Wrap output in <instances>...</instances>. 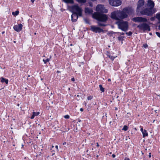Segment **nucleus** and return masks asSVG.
Wrapping results in <instances>:
<instances>
[{
  "label": "nucleus",
  "mask_w": 160,
  "mask_h": 160,
  "mask_svg": "<svg viewBox=\"0 0 160 160\" xmlns=\"http://www.w3.org/2000/svg\"><path fill=\"white\" fill-rule=\"evenodd\" d=\"M133 13V9L125 8L122 11L118 10L112 12L111 14V18L116 20H119L128 18V15H131Z\"/></svg>",
  "instance_id": "nucleus-1"
},
{
  "label": "nucleus",
  "mask_w": 160,
  "mask_h": 160,
  "mask_svg": "<svg viewBox=\"0 0 160 160\" xmlns=\"http://www.w3.org/2000/svg\"><path fill=\"white\" fill-rule=\"evenodd\" d=\"M92 17L95 19L103 22H106L108 19V16L106 14H100L98 12L94 13L92 15Z\"/></svg>",
  "instance_id": "nucleus-2"
},
{
  "label": "nucleus",
  "mask_w": 160,
  "mask_h": 160,
  "mask_svg": "<svg viewBox=\"0 0 160 160\" xmlns=\"http://www.w3.org/2000/svg\"><path fill=\"white\" fill-rule=\"evenodd\" d=\"M155 8H146V9L140 11V12L142 14L148 16H152L153 13L156 12Z\"/></svg>",
  "instance_id": "nucleus-3"
},
{
  "label": "nucleus",
  "mask_w": 160,
  "mask_h": 160,
  "mask_svg": "<svg viewBox=\"0 0 160 160\" xmlns=\"http://www.w3.org/2000/svg\"><path fill=\"white\" fill-rule=\"evenodd\" d=\"M71 10L73 13L77 14L79 16H82V10L78 6L75 5L72 6L71 7Z\"/></svg>",
  "instance_id": "nucleus-4"
},
{
  "label": "nucleus",
  "mask_w": 160,
  "mask_h": 160,
  "mask_svg": "<svg viewBox=\"0 0 160 160\" xmlns=\"http://www.w3.org/2000/svg\"><path fill=\"white\" fill-rule=\"evenodd\" d=\"M118 28L124 31H127L128 29V22L127 21H122L118 22Z\"/></svg>",
  "instance_id": "nucleus-5"
},
{
  "label": "nucleus",
  "mask_w": 160,
  "mask_h": 160,
  "mask_svg": "<svg viewBox=\"0 0 160 160\" xmlns=\"http://www.w3.org/2000/svg\"><path fill=\"white\" fill-rule=\"evenodd\" d=\"M96 10L99 12H102L104 13H106L108 12L107 9L105 8L103 5H98L96 8Z\"/></svg>",
  "instance_id": "nucleus-6"
},
{
  "label": "nucleus",
  "mask_w": 160,
  "mask_h": 160,
  "mask_svg": "<svg viewBox=\"0 0 160 160\" xmlns=\"http://www.w3.org/2000/svg\"><path fill=\"white\" fill-rule=\"evenodd\" d=\"M109 4L114 7H117L120 6L122 3L120 0H109Z\"/></svg>",
  "instance_id": "nucleus-7"
},
{
  "label": "nucleus",
  "mask_w": 160,
  "mask_h": 160,
  "mask_svg": "<svg viewBox=\"0 0 160 160\" xmlns=\"http://www.w3.org/2000/svg\"><path fill=\"white\" fill-rule=\"evenodd\" d=\"M138 27L139 29L144 31L148 30L149 31L150 30V29L149 26L145 23H143L142 24L138 25Z\"/></svg>",
  "instance_id": "nucleus-8"
},
{
  "label": "nucleus",
  "mask_w": 160,
  "mask_h": 160,
  "mask_svg": "<svg viewBox=\"0 0 160 160\" xmlns=\"http://www.w3.org/2000/svg\"><path fill=\"white\" fill-rule=\"evenodd\" d=\"M132 20L136 22H145L147 21V19L146 18L141 17L133 18Z\"/></svg>",
  "instance_id": "nucleus-9"
},
{
  "label": "nucleus",
  "mask_w": 160,
  "mask_h": 160,
  "mask_svg": "<svg viewBox=\"0 0 160 160\" xmlns=\"http://www.w3.org/2000/svg\"><path fill=\"white\" fill-rule=\"evenodd\" d=\"M144 4V1L143 0H139L137 3V11L138 12H140L142 11V7Z\"/></svg>",
  "instance_id": "nucleus-10"
},
{
  "label": "nucleus",
  "mask_w": 160,
  "mask_h": 160,
  "mask_svg": "<svg viewBox=\"0 0 160 160\" xmlns=\"http://www.w3.org/2000/svg\"><path fill=\"white\" fill-rule=\"evenodd\" d=\"M90 29L93 32L96 33H100L103 32V30L99 27H96L94 26H92L90 27Z\"/></svg>",
  "instance_id": "nucleus-11"
},
{
  "label": "nucleus",
  "mask_w": 160,
  "mask_h": 160,
  "mask_svg": "<svg viewBox=\"0 0 160 160\" xmlns=\"http://www.w3.org/2000/svg\"><path fill=\"white\" fill-rule=\"evenodd\" d=\"M22 27L23 25L22 24H19L14 25L13 28L15 31L18 32L22 30Z\"/></svg>",
  "instance_id": "nucleus-12"
},
{
  "label": "nucleus",
  "mask_w": 160,
  "mask_h": 160,
  "mask_svg": "<svg viewBox=\"0 0 160 160\" xmlns=\"http://www.w3.org/2000/svg\"><path fill=\"white\" fill-rule=\"evenodd\" d=\"M147 5L150 8H154L153 7L154 6V3L151 0H148Z\"/></svg>",
  "instance_id": "nucleus-13"
},
{
  "label": "nucleus",
  "mask_w": 160,
  "mask_h": 160,
  "mask_svg": "<svg viewBox=\"0 0 160 160\" xmlns=\"http://www.w3.org/2000/svg\"><path fill=\"white\" fill-rule=\"evenodd\" d=\"M79 16L78 14L76 13H73L72 16V20L73 22H76L78 18V16Z\"/></svg>",
  "instance_id": "nucleus-14"
},
{
  "label": "nucleus",
  "mask_w": 160,
  "mask_h": 160,
  "mask_svg": "<svg viewBox=\"0 0 160 160\" xmlns=\"http://www.w3.org/2000/svg\"><path fill=\"white\" fill-rule=\"evenodd\" d=\"M85 12L87 14H90L92 13L93 11L91 9L88 8H86Z\"/></svg>",
  "instance_id": "nucleus-15"
},
{
  "label": "nucleus",
  "mask_w": 160,
  "mask_h": 160,
  "mask_svg": "<svg viewBox=\"0 0 160 160\" xmlns=\"http://www.w3.org/2000/svg\"><path fill=\"white\" fill-rule=\"evenodd\" d=\"M8 79H6L3 77H2L1 78V82H5V83L6 84H8Z\"/></svg>",
  "instance_id": "nucleus-16"
},
{
  "label": "nucleus",
  "mask_w": 160,
  "mask_h": 160,
  "mask_svg": "<svg viewBox=\"0 0 160 160\" xmlns=\"http://www.w3.org/2000/svg\"><path fill=\"white\" fill-rule=\"evenodd\" d=\"M19 13V12L18 10H17L15 12H12V15L14 16H17Z\"/></svg>",
  "instance_id": "nucleus-17"
},
{
  "label": "nucleus",
  "mask_w": 160,
  "mask_h": 160,
  "mask_svg": "<svg viewBox=\"0 0 160 160\" xmlns=\"http://www.w3.org/2000/svg\"><path fill=\"white\" fill-rule=\"evenodd\" d=\"M143 134V137H145L147 136H148V133L147 132V131L146 130H145L144 132L142 133Z\"/></svg>",
  "instance_id": "nucleus-18"
},
{
  "label": "nucleus",
  "mask_w": 160,
  "mask_h": 160,
  "mask_svg": "<svg viewBox=\"0 0 160 160\" xmlns=\"http://www.w3.org/2000/svg\"><path fill=\"white\" fill-rule=\"evenodd\" d=\"M100 90L102 92H103L104 91V88H103L101 85H99Z\"/></svg>",
  "instance_id": "nucleus-19"
},
{
  "label": "nucleus",
  "mask_w": 160,
  "mask_h": 160,
  "mask_svg": "<svg viewBox=\"0 0 160 160\" xmlns=\"http://www.w3.org/2000/svg\"><path fill=\"white\" fill-rule=\"evenodd\" d=\"M156 18L160 22V13L157 14H156Z\"/></svg>",
  "instance_id": "nucleus-20"
},
{
  "label": "nucleus",
  "mask_w": 160,
  "mask_h": 160,
  "mask_svg": "<svg viewBox=\"0 0 160 160\" xmlns=\"http://www.w3.org/2000/svg\"><path fill=\"white\" fill-rule=\"evenodd\" d=\"M128 126H127L126 125H124L123 126V128H122V130H123L124 131H127L128 130Z\"/></svg>",
  "instance_id": "nucleus-21"
},
{
  "label": "nucleus",
  "mask_w": 160,
  "mask_h": 160,
  "mask_svg": "<svg viewBox=\"0 0 160 160\" xmlns=\"http://www.w3.org/2000/svg\"><path fill=\"white\" fill-rule=\"evenodd\" d=\"M40 113V112H33V114L34 115V116H37Z\"/></svg>",
  "instance_id": "nucleus-22"
},
{
  "label": "nucleus",
  "mask_w": 160,
  "mask_h": 160,
  "mask_svg": "<svg viewBox=\"0 0 160 160\" xmlns=\"http://www.w3.org/2000/svg\"><path fill=\"white\" fill-rule=\"evenodd\" d=\"M78 2L84 3L86 2V0H77Z\"/></svg>",
  "instance_id": "nucleus-23"
},
{
  "label": "nucleus",
  "mask_w": 160,
  "mask_h": 160,
  "mask_svg": "<svg viewBox=\"0 0 160 160\" xmlns=\"http://www.w3.org/2000/svg\"><path fill=\"white\" fill-rule=\"evenodd\" d=\"M123 37L120 36L118 38V40L119 41H122L123 40Z\"/></svg>",
  "instance_id": "nucleus-24"
},
{
  "label": "nucleus",
  "mask_w": 160,
  "mask_h": 160,
  "mask_svg": "<svg viewBox=\"0 0 160 160\" xmlns=\"http://www.w3.org/2000/svg\"><path fill=\"white\" fill-rule=\"evenodd\" d=\"M108 57L112 60H113L115 58V57L111 56V55H108Z\"/></svg>",
  "instance_id": "nucleus-25"
},
{
  "label": "nucleus",
  "mask_w": 160,
  "mask_h": 160,
  "mask_svg": "<svg viewBox=\"0 0 160 160\" xmlns=\"http://www.w3.org/2000/svg\"><path fill=\"white\" fill-rule=\"evenodd\" d=\"M50 60V59H47L46 60L43 59V61L45 63H46L47 62H49Z\"/></svg>",
  "instance_id": "nucleus-26"
},
{
  "label": "nucleus",
  "mask_w": 160,
  "mask_h": 160,
  "mask_svg": "<svg viewBox=\"0 0 160 160\" xmlns=\"http://www.w3.org/2000/svg\"><path fill=\"white\" fill-rule=\"evenodd\" d=\"M98 24L99 26H105V25L104 24H102L101 22H98Z\"/></svg>",
  "instance_id": "nucleus-27"
},
{
  "label": "nucleus",
  "mask_w": 160,
  "mask_h": 160,
  "mask_svg": "<svg viewBox=\"0 0 160 160\" xmlns=\"http://www.w3.org/2000/svg\"><path fill=\"white\" fill-rule=\"evenodd\" d=\"M93 97L92 96H89L88 97L87 99L88 100H90L92 99Z\"/></svg>",
  "instance_id": "nucleus-28"
},
{
  "label": "nucleus",
  "mask_w": 160,
  "mask_h": 160,
  "mask_svg": "<svg viewBox=\"0 0 160 160\" xmlns=\"http://www.w3.org/2000/svg\"><path fill=\"white\" fill-rule=\"evenodd\" d=\"M126 34L128 36H131L132 34V33L131 32H126Z\"/></svg>",
  "instance_id": "nucleus-29"
},
{
  "label": "nucleus",
  "mask_w": 160,
  "mask_h": 160,
  "mask_svg": "<svg viewBox=\"0 0 160 160\" xmlns=\"http://www.w3.org/2000/svg\"><path fill=\"white\" fill-rule=\"evenodd\" d=\"M64 118L66 119H68L69 118V116L68 115H67L64 116Z\"/></svg>",
  "instance_id": "nucleus-30"
},
{
  "label": "nucleus",
  "mask_w": 160,
  "mask_h": 160,
  "mask_svg": "<svg viewBox=\"0 0 160 160\" xmlns=\"http://www.w3.org/2000/svg\"><path fill=\"white\" fill-rule=\"evenodd\" d=\"M65 2H71L72 1V0H63Z\"/></svg>",
  "instance_id": "nucleus-31"
},
{
  "label": "nucleus",
  "mask_w": 160,
  "mask_h": 160,
  "mask_svg": "<svg viewBox=\"0 0 160 160\" xmlns=\"http://www.w3.org/2000/svg\"><path fill=\"white\" fill-rule=\"evenodd\" d=\"M156 35L159 37L160 38V33L159 32H156Z\"/></svg>",
  "instance_id": "nucleus-32"
},
{
  "label": "nucleus",
  "mask_w": 160,
  "mask_h": 160,
  "mask_svg": "<svg viewBox=\"0 0 160 160\" xmlns=\"http://www.w3.org/2000/svg\"><path fill=\"white\" fill-rule=\"evenodd\" d=\"M84 20L86 23H89V20L88 19H87L85 18V19H84Z\"/></svg>",
  "instance_id": "nucleus-33"
},
{
  "label": "nucleus",
  "mask_w": 160,
  "mask_h": 160,
  "mask_svg": "<svg viewBox=\"0 0 160 160\" xmlns=\"http://www.w3.org/2000/svg\"><path fill=\"white\" fill-rule=\"evenodd\" d=\"M148 47V45L147 44H144L143 45V47L146 48H147Z\"/></svg>",
  "instance_id": "nucleus-34"
},
{
  "label": "nucleus",
  "mask_w": 160,
  "mask_h": 160,
  "mask_svg": "<svg viewBox=\"0 0 160 160\" xmlns=\"http://www.w3.org/2000/svg\"><path fill=\"white\" fill-rule=\"evenodd\" d=\"M34 117H35V116H34V115L32 113V115L31 117V118L32 119H33L34 118Z\"/></svg>",
  "instance_id": "nucleus-35"
},
{
  "label": "nucleus",
  "mask_w": 160,
  "mask_h": 160,
  "mask_svg": "<svg viewBox=\"0 0 160 160\" xmlns=\"http://www.w3.org/2000/svg\"><path fill=\"white\" fill-rule=\"evenodd\" d=\"M145 130H143L142 128H141V131L142 132V133L143 132H144Z\"/></svg>",
  "instance_id": "nucleus-36"
},
{
  "label": "nucleus",
  "mask_w": 160,
  "mask_h": 160,
  "mask_svg": "<svg viewBox=\"0 0 160 160\" xmlns=\"http://www.w3.org/2000/svg\"><path fill=\"white\" fill-rule=\"evenodd\" d=\"M124 160H130V159L128 158H125Z\"/></svg>",
  "instance_id": "nucleus-37"
},
{
  "label": "nucleus",
  "mask_w": 160,
  "mask_h": 160,
  "mask_svg": "<svg viewBox=\"0 0 160 160\" xmlns=\"http://www.w3.org/2000/svg\"><path fill=\"white\" fill-rule=\"evenodd\" d=\"M38 148V147L36 145H35L34 146L35 149H38V148Z\"/></svg>",
  "instance_id": "nucleus-38"
},
{
  "label": "nucleus",
  "mask_w": 160,
  "mask_h": 160,
  "mask_svg": "<svg viewBox=\"0 0 160 160\" xmlns=\"http://www.w3.org/2000/svg\"><path fill=\"white\" fill-rule=\"evenodd\" d=\"M80 111L81 112H82L83 111V109L82 108H81L80 109Z\"/></svg>",
  "instance_id": "nucleus-39"
},
{
  "label": "nucleus",
  "mask_w": 160,
  "mask_h": 160,
  "mask_svg": "<svg viewBox=\"0 0 160 160\" xmlns=\"http://www.w3.org/2000/svg\"><path fill=\"white\" fill-rule=\"evenodd\" d=\"M55 148L57 149H58V147L57 145L56 146Z\"/></svg>",
  "instance_id": "nucleus-40"
},
{
  "label": "nucleus",
  "mask_w": 160,
  "mask_h": 160,
  "mask_svg": "<svg viewBox=\"0 0 160 160\" xmlns=\"http://www.w3.org/2000/svg\"><path fill=\"white\" fill-rule=\"evenodd\" d=\"M112 157H113V158H114L115 157V155L114 154H112Z\"/></svg>",
  "instance_id": "nucleus-41"
},
{
  "label": "nucleus",
  "mask_w": 160,
  "mask_h": 160,
  "mask_svg": "<svg viewBox=\"0 0 160 160\" xmlns=\"http://www.w3.org/2000/svg\"><path fill=\"white\" fill-rule=\"evenodd\" d=\"M72 81H75V79H74V78H73L72 79Z\"/></svg>",
  "instance_id": "nucleus-42"
},
{
  "label": "nucleus",
  "mask_w": 160,
  "mask_h": 160,
  "mask_svg": "<svg viewBox=\"0 0 160 160\" xmlns=\"http://www.w3.org/2000/svg\"><path fill=\"white\" fill-rule=\"evenodd\" d=\"M31 0V2H32V3H33L34 2V1H35V0Z\"/></svg>",
  "instance_id": "nucleus-43"
},
{
  "label": "nucleus",
  "mask_w": 160,
  "mask_h": 160,
  "mask_svg": "<svg viewBox=\"0 0 160 160\" xmlns=\"http://www.w3.org/2000/svg\"><path fill=\"white\" fill-rule=\"evenodd\" d=\"M149 158H150L151 157V153H149Z\"/></svg>",
  "instance_id": "nucleus-44"
},
{
  "label": "nucleus",
  "mask_w": 160,
  "mask_h": 160,
  "mask_svg": "<svg viewBox=\"0 0 160 160\" xmlns=\"http://www.w3.org/2000/svg\"><path fill=\"white\" fill-rule=\"evenodd\" d=\"M111 79H108V81H111Z\"/></svg>",
  "instance_id": "nucleus-45"
},
{
  "label": "nucleus",
  "mask_w": 160,
  "mask_h": 160,
  "mask_svg": "<svg viewBox=\"0 0 160 160\" xmlns=\"http://www.w3.org/2000/svg\"><path fill=\"white\" fill-rule=\"evenodd\" d=\"M158 29L160 30V25L158 26Z\"/></svg>",
  "instance_id": "nucleus-46"
},
{
  "label": "nucleus",
  "mask_w": 160,
  "mask_h": 160,
  "mask_svg": "<svg viewBox=\"0 0 160 160\" xmlns=\"http://www.w3.org/2000/svg\"><path fill=\"white\" fill-rule=\"evenodd\" d=\"M150 19L151 20H153V18H151Z\"/></svg>",
  "instance_id": "nucleus-47"
},
{
  "label": "nucleus",
  "mask_w": 160,
  "mask_h": 160,
  "mask_svg": "<svg viewBox=\"0 0 160 160\" xmlns=\"http://www.w3.org/2000/svg\"><path fill=\"white\" fill-rule=\"evenodd\" d=\"M66 144V142H64V143H63V145H65V144Z\"/></svg>",
  "instance_id": "nucleus-48"
},
{
  "label": "nucleus",
  "mask_w": 160,
  "mask_h": 160,
  "mask_svg": "<svg viewBox=\"0 0 160 160\" xmlns=\"http://www.w3.org/2000/svg\"><path fill=\"white\" fill-rule=\"evenodd\" d=\"M5 32L4 31L2 32V34H3Z\"/></svg>",
  "instance_id": "nucleus-49"
},
{
  "label": "nucleus",
  "mask_w": 160,
  "mask_h": 160,
  "mask_svg": "<svg viewBox=\"0 0 160 160\" xmlns=\"http://www.w3.org/2000/svg\"><path fill=\"white\" fill-rule=\"evenodd\" d=\"M97 146L98 147V146H99V145H98V143H97Z\"/></svg>",
  "instance_id": "nucleus-50"
},
{
  "label": "nucleus",
  "mask_w": 160,
  "mask_h": 160,
  "mask_svg": "<svg viewBox=\"0 0 160 160\" xmlns=\"http://www.w3.org/2000/svg\"><path fill=\"white\" fill-rule=\"evenodd\" d=\"M121 34L122 35H123V34H124V33H123L122 32V33H121Z\"/></svg>",
  "instance_id": "nucleus-51"
},
{
  "label": "nucleus",
  "mask_w": 160,
  "mask_h": 160,
  "mask_svg": "<svg viewBox=\"0 0 160 160\" xmlns=\"http://www.w3.org/2000/svg\"><path fill=\"white\" fill-rule=\"evenodd\" d=\"M50 94H51V95H52V92H50Z\"/></svg>",
  "instance_id": "nucleus-52"
},
{
  "label": "nucleus",
  "mask_w": 160,
  "mask_h": 160,
  "mask_svg": "<svg viewBox=\"0 0 160 160\" xmlns=\"http://www.w3.org/2000/svg\"><path fill=\"white\" fill-rule=\"evenodd\" d=\"M115 109L116 110H117V108H116Z\"/></svg>",
  "instance_id": "nucleus-53"
},
{
  "label": "nucleus",
  "mask_w": 160,
  "mask_h": 160,
  "mask_svg": "<svg viewBox=\"0 0 160 160\" xmlns=\"http://www.w3.org/2000/svg\"><path fill=\"white\" fill-rule=\"evenodd\" d=\"M25 89L26 90V89H27V87H25Z\"/></svg>",
  "instance_id": "nucleus-54"
},
{
  "label": "nucleus",
  "mask_w": 160,
  "mask_h": 160,
  "mask_svg": "<svg viewBox=\"0 0 160 160\" xmlns=\"http://www.w3.org/2000/svg\"><path fill=\"white\" fill-rule=\"evenodd\" d=\"M19 106V104H18V106Z\"/></svg>",
  "instance_id": "nucleus-55"
},
{
  "label": "nucleus",
  "mask_w": 160,
  "mask_h": 160,
  "mask_svg": "<svg viewBox=\"0 0 160 160\" xmlns=\"http://www.w3.org/2000/svg\"><path fill=\"white\" fill-rule=\"evenodd\" d=\"M157 110H155V111L156 112V113L157 112H157Z\"/></svg>",
  "instance_id": "nucleus-56"
},
{
  "label": "nucleus",
  "mask_w": 160,
  "mask_h": 160,
  "mask_svg": "<svg viewBox=\"0 0 160 160\" xmlns=\"http://www.w3.org/2000/svg\"><path fill=\"white\" fill-rule=\"evenodd\" d=\"M108 47L109 48H110V46H108Z\"/></svg>",
  "instance_id": "nucleus-57"
},
{
  "label": "nucleus",
  "mask_w": 160,
  "mask_h": 160,
  "mask_svg": "<svg viewBox=\"0 0 160 160\" xmlns=\"http://www.w3.org/2000/svg\"><path fill=\"white\" fill-rule=\"evenodd\" d=\"M155 120H154L153 121V122H155Z\"/></svg>",
  "instance_id": "nucleus-58"
},
{
  "label": "nucleus",
  "mask_w": 160,
  "mask_h": 160,
  "mask_svg": "<svg viewBox=\"0 0 160 160\" xmlns=\"http://www.w3.org/2000/svg\"><path fill=\"white\" fill-rule=\"evenodd\" d=\"M77 96V97H79V95H78Z\"/></svg>",
  "instance_id": "nucleus-59"
},
{
  "label": "nucleus",
  "mask_w": 160,
  "mask_h": 160,
  "mask_svg": "<svg viewBox=\"0 0 160 160\" xmlns=\"http://www.w3.org/2000/svg\"><path fill=\"white\" fill-rule=\"evenodd\" d=\"M106 117H107V114H106Z\"/></svg>",
  "instance_id": "nucleus-60"
},
{
  "label": "nucleus",
  "mask_w": 160,
  "mask_h": 160,
  "mask_svg": "<svg viewBox=\"0 0 160 160\" xmlns=\"http://www.w3.org/2000/svg\"><path fill=\"white\" fill-rule=\"evenodd\" d=\"M68 89H69V90H70V88H69Z\"/></svg>",
  "instance_id": "nucleus-61"
},
{
  "label": "nucleus",
  "mask_w": 160,
  "mask_h": 160,
  "mask_svg": "<svg viewBox=\"0 0 160 160\" xmlns=\"http://www.w3.org/2000/svg\"><path fill=\"white\" fill-rule=\"evenodd\" d=\"M111 122H110V123H111Z\"/></svg>",
  "instance_id": "nucleus-62"
},
{
  "label": "nucleus",
  "mask_w": 160,
  "mask_h": 160,
  "mask_svg": "<svg viewBox=\"0 0 160 160\" xmlns=\"http://www.w3.org/2000/svg\"><path fill=\"white\" fill-rule=\"evenodd\" d=\"M20 109H21V107H20Z\"/></svg>",
  "instance_id": "nucleus-63"
},
{
  "label": "nucleus",
  "mask_w": 160,
  "mask_h": 160,
  "mask_svg": "<svg viewBox=\"0 0 160 160\" xmlns=\"http://www.w3.org/2000/svg\"><path fill=\"white\" fill-rule=\"evenodd\" d=\"M50 118H51V116H50Z\"/></svg>",
  "instance_id": "nucleus-64"
}]
</instances>
